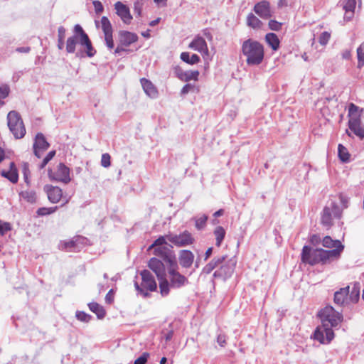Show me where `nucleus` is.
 Instances as JSON below:
<instances>
[{"instance_id":"obj_1","label":"nucleus","mask_w":364,"mask_h":364,"mask_svg":"<svg viewBox=\"0 0 364 364\" xmlns=\"http://www.w3.org/2000/svg\"><path fill=\"white\" fill-rule=\"evenodd\" d=\"M74 33L75 34L67 40V52L73 53L75 51L76 45L79 43L82 48L77 53V56L80 58L91 57V42L87 34L85 33L79 24L75 26Z\"/></svg>"},{"instance_id":"obj_2","label":"nucleus","mask_w":364,"mask_h":364,"mask_svg":"<svg viewBox=\"0 0 364 364\" xmlns=\"http://www.w3.org/2000/svg\"><path fill=\"white\" fill-rule=\"evenodd\" d=\"M338 255V250H314L309 246H304L301 252V261L311 265L318 263L324 264L337 259Z\"/></svg>"},{"instance_id":"obj_3","label":"nucleus","mask_w":364,"mask_h":364,"mask_svg":"<svg viewBox=\"0 0 364 364\" xmlns=\"http://www.w3.org/2000/svg\"><path fill=\"white\" fill-rule=\"evenodd\" d=\"M242 53L249 65H257L264 59L263 46L256 41L247 39L242 45Z\"/></svg>"},{"instance_id":"obj_4","label":"nucleus","mask_w":364,"mask_h":364,"mask_svg":"<svg viewBox=\"0 0 364 364\" xmlns=\"http://www.w3.org/2000/svg\"><path fill=\"white\" fill-rule=\"evenodd\" d=\"M149 267L156 274L159 281L160 293L163 296L169 293V283L166 279V270L164 263L155 257L151 258L148 264Z\"/></svg>"},{"instance_id":"obj_5","label":"nucleus","mask_w":364,"mask_h":364,"mask_svg":"<svg viewBox=\"0 0 364 364\" xmlns=\"http://www.w3.org/2000/svg\"><path fill=\"white\" fill-rule=\"evenodd\" d=\"M341 216L342 209L340 205L337 203L331 201L323 209L321 223L323 226L328 229L333 225L334 220H338Z\"/></svg>"},{"instance_id":"obj_6","label":"nucleus","mask_w":364,"mask_h":364,"mask_svg":"<svg viewBox=\"0 0 364 364\" xmlns=\"http://www.w3.org/2000/svg\"><path fill=\"white\" fill-rule=\"evenodd\" d=\"M318 315L321 318V323L326 324L331 328L336 327L343 321L342 314L336 311L331 306H326L322 309Z\"/></svg>"},{"instance_id":"obj_7","label":"nucleus","mask_w":364,"mask_h":364,"mask_svg":"<svg viewBox=\"0 0 364 364\" xmlns=\"http://www.w3.org/2000/svg\"><path fill=\"white\" fill-rule=\"evenodd\" d=\"M7 124L16 139H21L26 134V128L20 114L16 111H11L7 115Z\"/></svg>"},{"instance_id":"obj_8","label":"nucleus","mask_w":364,"mask_h":364,"mask_svg":"<svg viewBox=\"0 0 364 364\" xmlns=\"http://www.w3.org/2000/svg\"><path fill=\"white\" fill-rule=\"evenodd\" d=\"M141 276L142 279L141 286H139L137 282H135L134 286L137 291L144 297H146L149 296V294L144 289L154 291L156 289L157 285L153 275L149 270H143L141 272Z\"/></svg>"},{"instance_id":"obj_9","label":"nucleus","mask_w":364,"mask_h":364,"mask_svg":"<svg viewBox=\"0 0 364 364\" xmlns=\"http://www.w3.org/2000/svg\"><path fill=\"white\" fill-rule=\"evenodd\" d=\"M95 23L97 28H100L102 30L107 48L112 49L114 48L112 27L109 19L106 16H103L100 21H95Z\"/></svg>"},{"instance_id":"obj_10","label":"nucleus","mask_w":364,"mask_h":364,"mask_svg":"<svg viewBox=\"0 0 364 364\" xmlns=\"http://www.w3.org/2000/svg\"><path fill=\"white\" fill-rule=\"evenodd\" d=\"M334 338V333L332 328L326 324L318 326L314 333V338L321 344H328Z\"/></svg>"},{"instance_id":"obj_11","label":"nucleus","mask_w":364,"mask_h":364,"mask_svg":"<svg viewBox=\"0 0 364 364\" xmlns=\"http://www.w3.org/2000/svg\"><path fill=\"white\" fill-rule=\"evenodd\" d=\"M48 177L52 181H60L65 183L70 181V169L65 164L60 163L55 171L48 170Z\"/></svg>"},{"instance_id":"obj_12","label":"nucleus","mask_w":364,"mask_h":364,"mask_svg":"<svg viewBox=\"0 0 364 364\" xmlns=\"http://www.w3.org/2000/svg\"><path fill=\"white\" fill-rule=\"evenodd\" d=\"M167 240L177 247H185L192 245L194 238L188 231H184L179 235L169 234L166 235Z\"/></svg>"},{"instance_id":"obj_13","label":"nucleus","mask_w":364,"mask_h":364,"mask_svg":"<svg viewBox=\"0 0 364 364\" xmlns=\"http://www.w3.org/2000/svg\"><path fill=\"white\" fill-rule=\"evenodd\" d=\"M177 264L170 266L168 269L170 284L169 287L180 288L188 283L187 278L177 271Z\"/></svg>"},{"instance_id":"obj_14","label":"nucleus","mask_w":364,"mask_h":364,"mask_svg":"<svg viewBox=\"0 0 364 364\" xmlns=\"http://www.w3.org/2000/svg\"><path fill=\"white\" fill-rule=\"evenodd\" d=\"M88 240L82 236L74 237L71 240L65 241L62 244V249L68 252H79L87 245Z\"/></svg>"},{"instance_id":"obj_15","label":"nucleus","mask_w":364,"mask_h":364,"mask_svg":"<svg viewBox=\"0 0 364 364\" xmlns=\"http://www.w3.org/2000/svg\"><path fill=\"white\" fill-rule=\"evenodd\" d=\"M50 146L49 143L46 141L42 133H38L36 135L34 143L33 145V153L38 158H41L43 153Z\"/></svg>"},{"instance_id":"obj_16","label":"nucleus","mask_w":364,"mask_h":364,"mask_svg":"<svg viewBox=\"0 0 364 364\" xmlns=\"http://www.w3.org/2000/svg\"><path fill=\"white\" fill-rule=\"evenodd\" d=\"M254 11L262 18L268 19L272 16L273 11L267 1H262L254 6Z\"/></svg>"},{"instance_id":"obj_17","label":"nucleus","mask_w":364,"mask_h":364,"mask_svg":"<svg viewBox=\"0 0 364 364\" xmlns=\"http://www.w3.org/2000/svg\"><path fill=\"white\" fill-rule=\"evenodd\" d=\"M349 289L350 287L347 286L341 288L334 293L333 301L336 305L343 306L349 304Z\"/></svg>"},{"instance_id":"obj_18","label":"nucleus","mask_w":364,"mask_h":364,"mask_svg":"<svg viewBox=\"0 0 364 364\" xmlns=\"http://www.w3.org/2000/svg\"><path fill=\"white\" fill-rule=\"evenodd\" d=\"M114 8L117 14L121 18L122 21L126 24H129L132 19V16L130 14L129 7L122 2L117 1L114 4Z\"/></svg>"},{"instance_id":"obj_19","label":"nucleus","mask_w":364,"mask_h":364,"mask_svg":"<svg viewBox=\"0 0 364 364\" xmlns=\"http://www.w3.org/2000/svg\"><path fill=\"white\" fill-rule=\"evenodd\" d=\"M188 47L194 50H196L200 53L208 55V49L207 43L205 39L199 36L195 37V38L191 42Z\"/></svg>"},{"instance_id":"obj_20","label":"nucleus","mask_w":364,"mask_h":364,"mask_svg":"<svg viewBox=\"0 0 364 364\" xmlns=\"http://www.w3.org/2000/svg\"><path fill=\"white\" fill-rule=\"evenodd\" d=\"M154 249V255L161 257L164 261L168 264L169 266L176 265L175 257L168 254L169 249L167 247H156Z\"/></svg>"},{"instance_id":"obj_21","label":"nucleus","mask_w":364,"mask_h":364,"mask_svg":"<svg viewBox=\"0 0 364 364\" xmlns=\"http://www.w3.org/2000/svg\"><path fill=\"white\" fill-rule=\"evenodd\" d=\"M44 191L48 195V200L53 203L59 202L62 197V190L57 186L46 185L44 186Z\"/></svg>"},{"instance_id":"obj_22","label":"nucleus","mask_w":364,"mask_h":364,"mask_svg":"<svg viewBox=\"0 0 364 364\" xmlns=\"http://www.w3.org/2000/svg\"><path fill=\"white\" fill-rule=\"evenodd\" d=\"M179 263L184 268H189L193 263L194 255L187 250H181L178 256Z\"/></svg>"},{"instance_id":"obj_23","label":"nucleus","mask_w":364,"mask_h":364,"mask_svg":"<svg viewBox=\"0 0 364 364\" xmlns=\"http://www.w3.org/2000/svg\"><path fill=\"white\" fill-rule=\"evenodd\" d=\"M349 129L360 139L364 138V127L361 125L360 119L357 117L348 120Z\"/></svg>"},{"instance_id":"obj_24","label":"nucleus","mask_w":364,"mask_h":364,"mask_svg":"<svg viewBox=\"0 0 364 364\" xmlns=\"http://www.w3.org/2000/svg\"><path fill=\"white\" fill-rule=\"evenodd\" d=\"M119 38L120 43L125 46L131 45L132 43L136 42L138 39L136 34L125 31H119Z\"/></svg>"},{"instance_id":"obj_25","label":"nucleus","mask_w":364,"mask_h":364,"mask_svg":"<svg viewBox=\"0 0 364 364\" xmlns=\"http://www.w3.org/2000/svg\"><path fill=\"white\" fill-rule=\"evenodd\" d=\"M234 271V265L225 264L222 265L218 270H216L213 277L215 278H221L223 279H226L230 277Z\"/></svg>"},{"instance_id":"obj_26","label":"nucleus","mask_w":364,"mask_h":364,"mask_svg":"<svg viewBox=\"0 0 364 364\" xmlns=\"http://www.w3.org/2000/svg\"><path fill=\"white\" fill-rule=\"evenodd\" d=\"M322 244L324 247L328 248L333 247L334 249L333 250H338V258H339L341 253L344 248L343 245L339 240H333L329 236H326L323 239Z\"/></svg>"},{"instance_id":"obj_27","label":"nucleus","mask_w":364,"mask_h":364,"mask_svg":"<svg viewBox=\"0 0 364 364\" xmlns=\"http://www.w3.org/2000/svg\"><path fill=\"white\" fill-rule=\"evenodd\" d=\"M140 81L144 92L148 96L151 98H155L157 97L158 91L150 80L146 78H141Z\"/></svg>"},{"instance_id":"obj_28","label":"nucleus","mask_w":364,"mask_h":364,"mask_svg":"<svg viewBox=\"0 0 364 364\" xmlns=\"http://www.w3.org/2000/svg\"><path fill=\"white\" fill-rule=\"evenodd\" d=\"M355 4V0H346L345 2L343 5V9L346 11L344 18L347 21H350L353 17Z\"/></svg>"},{"instance_id":"obj_29","label":"nucleus","mask_w":364,"mask_h":364,"mask_svg":"<svg viewBox=\"0 0 364 364\" xmlns=\"http://www.w3.org/2000/svg\"><path fill=\"white\" fill-rule=\"evenodd\" d=\"M265 41L272 50H277L279 49L280 41L275 33H267L265 36Z\"/></svg>"},{"instance_id":"obj_30","label":"nucleus","mask_w":364,"mask_h":364,"mask_svg":"<svg viewBox=\"0 0 364 364\" xmlns=\"http://www.w3.org/2000/svg\"><path fill=\"white\" fill-rule=\"evenodd\" d=\"M181 59L183 62H186L190 65L196 64L200 61V58L198 55L193 54L192 55H190L189 53L188 52H183L181 54Z\"/></svg>"},{"instance_id":"obj_31","label":"nucleus","mask_w":364,"mask_h":364,"mask_svg":"<svg viewBox=\"0 0 364 364\" xmlns=\"http://www.w3.org/2000/svg\"><path fill=\"white\" fill-rule=\"evenodd\" d=\"M247 25L249 27L256 29L261 28L262 23L257 16L250 13L247 17Z\"/></svg>"},{"instance_id":"obj_32","label":"nucleus","mask_w":364,"mask_h":364,"mask_svg":"<svg viewBox=\"0 0 364 364\" xmlns=\"http://www.w3.org/2000/svg\"><path fill=\"white\" fill-rule=\"evenodd\" d=\"M349 304L356 303L360 297V286L358 284H354L353 287L351 289V291H349Z\"/></svg>"},{"instance_id":"obj_33","label":"nucleus","mask_w":364,"mask_h":364,"mask_svg":"<svg viewBox=\"0 0 364 364\" xmlns=\"http://www.w3.org/2000/svg\"><path fill=\"white\" fill-rule=\"evenodd\" d=\"M213 234L215 237V245L220 247L225 236V230L222 226H217L214 230Z\"/></svg>"},{"instance_id":"obj_34","label":"nucleus","mask_w":364,"mask_h":364,"mask_svg":"<svg viewBox=\"0 0 364 364\" xmlns=\"http://www.w3.org/2000/svg\"><path fill=\"white\" fill-rule=\"evenodd\" d=\"M21 197L28 203H33L36 200V192L33 191H24L21 192Z\"/></svg>"},{"instance_id":"obj_35","label":"nucleus","mask_w":364,"mask_h":364,"mask_svg":"<svg viewBox=\"0 0 364 364\" xmlns=\"http://www.w3.org/2000/svg\"><path fill=\"white\" fill-rule=\"evenodd\" d=\"M92 313H95L99 319H102L106 315V311L104 307L94 302H92Z\"/></svg>"},{"instance_id":"obj_36","label":"nucleus","mask_w":364,"mask_h":364,"mask_svg":"<svg viewBox=\"0 0 364 364\" xmlns=\"http://www.w3.org/2000/svg\"><path fill=\"white\" fill-rule=\"evenodd\" d=\"M360 112L362 109H360L359 107L356 106L353 103H350L348 107V115L350 119H353V117H358L360 119Z\"/></svg>"},{"instance_id":"obj_37","label":"nucleus","mask_w":364,"mask_h":364,"mask_svg":"<svg viewBox=\"0 0 364 364\" xmlns=\"http://www.w3.org/2000/svg\"><path fill=\"white\" fill-rule=\"evenodd\" d=\"M338 149V156H339L340 159L343 162L348 161L349 158H350V154H349L347 149L342 144H339Z\"/></svg>"},{"instance_id":"obj_38","label":"nucleus","mask_w":364,"mask_h":364,"mask_svg":"<svg viewBox=\"0 0 364 364\" xmlns=\"http://www.w3.org/2000/svg\"><path fill=\"white\" fill-rule=\"evenodd\" d=\"M358 68H361L364 65V42L357 49Z\"/></svg>"},{"instance_id":"obj_39","label":"nucleus","mask_w":364,"mask_h":364,"mask_svg":"<svg viewBox=\"0 0 364 364\" xmlns=\"http://www.w3.org/2000/svg\"><path fill=\"white\" fill-rule=\"evenodd\" d=\"M207 220H208V216L205 214H203L198 218H195L196 228L198 230L203 229L206 224Z\"/></svg>"},{"instance_id":"obj_40","label":"nucleus","mask_w":364,"mask_h":364,"mask_svg":"<svg viewBox=\"0 0 364 364\" xmlns=\"http://www.w3.org/2000/svg\"><path fill=\"white\" fill-rule=\"evenodd\" d=\"M199 75V72L198 70H188L186 71L183 81L188 82L191 80H197Z\"/></svg>"},{"instance_id":"obj_41","label":"nucleus","mask_w":364,"mask_h":364,"mask_svg":"<svg viewBox=\"0 0 364 364\" xmlns=\"http://www.w3.org/2000/svg\"><path fill=\"white\" fill-rule=\"evenodd\" d=\"M58 207H52V208H40L37 210V214L41 216H44L47 215H50L54 213L57 210Z\"/></svg>"},{"instance_id":"obj_42","label":"nucleus","mask_w":364,"mask_h":364,"mask_svg":"<svg viewBox=\"0 0 364 364\" xmlns=\"http://www.w3.org/2000/svg\"><path fill=\"white\" fill-rule=\"evenodd\" d=\"M198 92V89L193 84L188 83L185 85L181 90V95H185L190 92Z\"/></svg>"},{"instance_id":"obj_43","label":"nucleus","mask_w":364,"mask_h":364,"mask_svg":"<svg viewBox=\"0 0 364 364\" xmlns=\"http://www.w3.org/2000/svg\"><path fill=\"white\" fill-rule=\"evenodd\" d=\"M167 237L166 235L161 236L158 239H156L154 243L149 247V249H153L156 247H164V245H166Z\"/></svg>"},{"instance_id":"obj_44","label":"nucleus","mask_w":364,"mask_h":364,"mask_svg":"<svg viewBox=\"0 0 364 364\" xmlns=\"http://www.w3.org/2000/svg\"><path fill=\"white\" fill-rule=\"evenodd\" d=\"M2 176L8 178L11 183H16L18 181V174L15 171L3 172Z\"/></svg>"},{"instance_id":"obj_45","label":"nucleus","mask_w":364,"mask_h":364,"mask_svg":"<svg viewBox=\"0 0 364 364\" xmlns=\"http://www.w3.org/2000/svg\"><path fill=\"white\" fill-rule=\"evenodd\" d=\"M330 38L331 33L328 31H324L320 35L318 42L321 46H326L328 43Z\"/></svg>"},{"instance_id":"obj_46","label":"nucleus","mask_w":364,"mask_h":364,"mask_svg":"<svg viewBox=\"0 0 364 364\" xmlns=\"http://www.w3.org/2000/svg\"><path fill=\"white\" fill-rule=\"evenodd\" d=\"M11 225L8 222H4L0 220V235H4L6 232L11 230Z\"/></svg>"},{"instance_id":"obj_47","label":"nucleus","mask_w":364,"mask_h":364,"mask_svg":"<svg viewBox=\"0 0 364 364\" xmlns=\"http://www.w3.org/2000/svg\"><path fill=\"white\" fill-rule=\"evenodd\" d=\"M226 259V256L214 257L209 263L213 264L214 269L220 265Z\"/></svg>"},{"instance_id":"obj_48","label":"nucleus","mask_w":364,"mask_h":364,"mask_svg":"<svg viewBox=\"0 0 364 364\" xmlns=\"http://www.w3.org/2000/svg\"><path fill=\"white\" fill-rule=\"evenodd\" d=\"M75 316L78 320H80L81 321H85V322H88L90 318V316L87 314L84 311H77L76 312Z\"/></svg>"},{"instance_id":"obj_49","label":"nucleus","mask_w":364,"mask_h":364,"mask_svg":"<svg viewBox=\"0 0 364 364\" xmlns=\"http://www.w3.org/2000/svg\"><path fill=\"white\" fill-rule=\"evenodd\" d=\"M149 358V353L147 352H144L141 354V355L138 358L134 363V364H146L148 358Z\"/></svg>"},{"instance_id":"obj_50","label":"nucleus","mask_w":364,"mask_h":364,"mask_svg":"<svg viewBox=\"0 0 364 364\" xmlns=\"http://www.w3.org/2000/svg\"><path fill=\"white\" fill-rule=\"evenodd\" d=\"M282 23L275 20H270L269 21V27L272 31H279L282 28Z\"/></svg>"},{"instance_id":"obj_51","label":"nucleus","mask_w":364,"mask_h":364,"mask_svg":"<svg viewBox=\"0 0 364 364\" xmlns=\"http://www.w3.org/2000/svg\"><path fill=\"white\" fill-rule=\"evenodd\" d=\"M101 165L103 167H109L110 166V156L109 154H103L101 159Z\"/></svg>"},{"instance_id":"obj_52","label":"nucleus","mask_w":364,"mask_h":364,"mask_svg":"<svg viewBox=\"0 0 364 364\" xmlns=\"http://www.w3.org/2000/svg\"><path fill=\"white\" fill-rule=\"evenodd\" d=\"M92 6H94L96 14H100L103 11L104 7L100 1H92Z\"/></svg>"},{"instance_id":"obj_53","label":"nucleus","mask_w":364,"mask_h":364,"mask_svg":"<svg viewBox=\"0 0 364 364\" xmlns=\"http://www.w3.org/2000/svg\"><path fill=\"white\" fill-rule=\"evenodd\" d=\"M9 93V88L8 86L5 85L3 87H0V99L6 98Z\"/></svg>"},{"instance_id":"obj_54","label":"nucleus","mask_w":364,"mask_h":364,"mask_svg":"<svg viewBox=\"0 0 364 364\" xmlns=\"http://www.w3.org/2000/svg\"><path fill=\"white\" fill-rule=\"evenodd\" d=\"M114 291L113 289H110L105 296V301L107 304H112L114 301Z\"/></svg>"},{"instance_id":"obj_55","label":"nucleus","mask_w":364,"mask_h":364,"mask_svg":"<svg viewBox=\"0 0 364 364\" xmlns=\"http://www.w3.org/2000/svg\"><path fill=\"white\" fill-rule=\"evenodd\" d=\"M339 199H340V203L342 205L341 207L340 206V208L343 210L344 208H346L348 207V198L347 197H346L345 196L341 194L339 196Z\"/></svg>"},{"instance_id":"obj_56","label":"nucleus","mask_w":364,"mask_h":364,"mask_svg":"<svg viewBox=\"0 0 364 364\" xmlns=\"http://www.w3.org/2000/svg\"><path fill=\"white\" fill-rule=\"evenodd\" d=\"M142 5V3H141L139 0H137V1L134 3V11L137 14L138 16H141Z\"/></svg>"},{"instance_id":"obj_57","label":"nucleus","mask_w":364,"mask_h":364,"mask_svg":"<svg viewBox=\"0 0 364 364\" xmlns=\"http://www.w3.org/2000/svg\"><path fill=\"white\" fill-rule=\"evenodd\" d=\"M186 71H183L180 67L175 68V74L178 78L183 81Z\"/></svg>"},{"instance_id":"obj_58","label":"nucleus","mask_w":364,"mask_h":364,"mask_svg":"<svg viewBox=\"0 0 364 364\" xmlns=\"http://www.w3.org/2000/svg\"><path fill=\"white\" fill-rule=\"evenodd\" d=\"M217 343L221 347H224L226 344V336L224 334H219L217 337Z\"/></svg>"},{"instance_id":"obj_59","label":"nucleus","mask_w":364,"mask_h":364,"mask_svg":"<svg viewBox=\"0 0 364 364\" xmlns=\"http://www.w3.org/2000/svg\"><path fill=\"white\" fill-rule=\"evenodd\" d=\"M214 269L213 264L208 263L203 269V273L208 274Z\"/></svg>"},{"instance_id":"obj_60","label":"nucleus","mask_w":364,"mask_h":364,"mask_svg":"<svg viewBox=\"0 0 364 364\" xmlns=\"http://www.w3.org/2000/svg\"><path fill=\"white\" fill-rule=\"evenodd\" d=\"M58 39H63L64 40L65 36V28L63 27V26H60L58 28Z\"/></svg>"},{"instance_id":"obj_61","label":"nucleus","mask_w":364,"mask_h":364,"mask_svg":"<svg viewBox=\"0 0 364 364\" xmlns=\"http://www.w3.org/2000/svg\"><path fill=\"white\" fill-rule=\"evenodd\" d=\"M31 50V48L28 46L26 47H18L16 48V51L18 53H29Z\"/></svg>"},{"instance_id":"obj_62","label":"nucleus","mask_w":364,"mask_h":364,"mask_svg":"<svg viewBox=\"0 0 364 364\" xmlns=\"http://www.w3.org/2000/svg\"><path fill=\"white\" fill-rule=\"evenodd\" d=\"M50 161V159L48 157L46 156L43 159L42 163L39 165V168L43 169Z\"/></svg>"},{"instance_id":"obj_63","label":"nucleus","mask_w":364,"mask_h":364,"mask_svg":"<svg viewBox=\"0 0 364 364\" xmlns=\"http://www.w3.org/2000/svg\"><path fill=\"white\" fill-rule=\"evenodd\" d=\"M50 161V159L48 157L46 156L43 159L42 163L39 165V168L43 169Z\"/></svg>"},{"instance_id":"obj_64","label":"nucleus","mask_w":364,"mask_h":364,"mask_svg":"<svg viewBox=\"0 0 364 364\" xmlns=\"http://www.w3.org/2000/svg\"><path fill=\"white\" fill-rule=\"evenodd\" d=\"M50 161V159L48 157L46 156L43 159L42 163L39 165V168L43 169Z\"/></svg>"}]
</instances>
